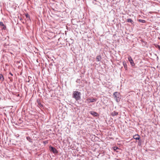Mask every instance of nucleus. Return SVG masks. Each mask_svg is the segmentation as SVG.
<instances>
[{
  "instance_id": "f257e3e1",
  "label": "nucleus",
  "mask_w": 160,
  "mask_h": 160,
  "mask_svg": "<svg viewBox=\"0 0 160 160\" xmlns=\"http://www.w3.org/2000/svg\"><path fill=\"white\" fill-rule=\"evenodd\" d=\"M81 92L78 91H74L73 92L72 97L76 100H78L81 98Z\"/></svg>"
},
{
  "instance_id": "9d476101",
  "label": "nucleus",
  "mask_w": 160,
  "mask_h": 160,
  "mask_svg": "<svg viewBox=\"0 0 160 160\" xmlns=\"http://www.w3.org/2000/svg\"><path fill=\"white\" fill-rule=\"evenodd\" d=\"M0 79L2 81H3L4 80V78H3V77L2 74H0Z\"/></svg>"
},
{
  "instance_id": "a211bd4d",
  "label": "nucleus",
  "mask_w": 160,
  "mask_h": 160,
  "mask_svg": "<svg viewBox=\"0 0 160 160\" xmlns=\"http://www.w3.org/2000/svg\"><path fill=\"white\" fill-rule=\"evenodd\" d=\"M9 74H10L12 76H13V74L11 72H10Z\"/></svg>"
},
{
  "instance_id": "423d86ee",
  "label": "nucleus",
  "mask_w": 160,
  "mask_h": 160,
  "mask_svg": "<svg viewBox=\"0 0 160 160\" xmlns=\"http://www.w3.org/2000/svg\"><path fill=\"white\" fill-rule=\"evenodd\" d=\"M90 113L93 116H97L98 115V113L96 112L91 111Z\"/></svg>"
},
{
  "instance_id": "4468645a",
  "label": "nucleus",
  "mask_w": 160,
  "mask_h": 160,
  "mask_svg": "<svg viewBox=\"0 0 160 160\" xmlns=\"http://www.w3.org/2000/svg\"><path fill=\"white\" fill-rule=\"evenodd\" d=\"M113 148L115 151H116L117 149H119L118 148L116 147H114Z\"/></svg>"
},
{
  "instance_id": "39448f33",
  "label": "nucleus",
  "mask_w": 160,
  "mask_h": 160,
  "mask_svg": "<svg viewBox=\"0 0 160 160\" xmlns=\"http://www.w3.org/2000/svg\"><path fill=\"white\" fill-rule=\"evenodd\" d=\"M133 138L136 140H140V136L138 134H136L133 137Z\"/></svg>"
},
{
  "instance_id": "6e6552de",
  "label": "nucleus",
  "mask_w": 160,
  "mask_h": 160,
  "mask_svg": "<svg viewBox=\"0 0 160 160\" xmlns=\"http://www.w3.org/2000/svg\"><path fill=\"white\" fill-rule=\"evenodd\" d=\"M0 25L1 26H2L3 27L2 28L4 29H5L6 28V26L4 25L3 23L2 22H0Z\"/></svg>"
},
{
  "instance_id": "2eb2a0df",
  "label": "nucleus",
  "mask_w": 160,
  "mask_h": 160,
  "mask_svg": "<svg viewBox=\"0 0 160 160\" xmlns=\"http://www.w3.org/2000/svg\"><path fill=\"white\" fill-rule=\"evenodd\" d=\"M118 94V93L117 92H115L113 94V95L115 96V97H117V95Z\"/></svg>"
},
{
  "instance_id": "0eeeda50",
  "label": "nucleus",
  "mask_w": 160,
  "mask_h": 160,
  "mask_svg": "<svg viewBox=\"0 0 160 160\" xmlns=\"http://www.w3.org/2000/svg\"><path fill=\"white\" fill-rule=\"evenodd\" d=\"M111 115L113 116H117L118 115V112L114 111L111 114Z\"/></svg>"
},
{
  "instance_id": "f03ea898",
  "label": "nucleus",
  "mask_w": 160,
  "mask_h": 160,
  "mask_svg": "<svg viewBox=\"0 0 160 160\" xmlns=\"http://www.w3.org/2000/svg\"><path fill=\"white\" fill-rule=\"evenodd\" d=\"M128 59V61H129L131 64V65L132 66H134L135 65V64L134 63L133 61L132 60L131 57L130 56H129Z\"/></svg>"
},
{
  "instance_id": "9b49d317",
  "label": "nucleus",
  "mask_w": 160,
  "mask_h": 160,
  "mask_svg": "<svg viewBox=\"0 0 160 160\" xmlns=\"http://www.w3.org/2000/svg\"><path fill=\"white\" fill-rule=\"evenodd\" d=\"M38 107H39L40 108H42L43 107L41 103L39 102L38 101Z\"/></svg>"
},
{
  "instance_id": "1a4fd4ad",
  "label": "nucleus",
  "mask_w": 160,
  "mask_h": 160,
  "mask_svg": "<svg viewBox=\"0 0 160 160\" xmlns=\"http://www.w3.org/2000/svg\"><path fill=\"white\" fill-rule=\"evenodd\" d=\"M101 59V57L100 55L97 56L96 57V60L97 62L100 61Z\"/></svg>"
},
{
  "instance_id": "20e7f679",
  "label": "nucleus",
  "mask_w": 160,
  "mask_h": 160,
  "mask_svg": "<svg viewBox=\"0 0 160 160\" xmlns=\"http://www.w3.org/2000/svg\"><path fill=\"white\" fill-rule=\"evenodd\" d=\"M50 151L53 153H56L58 152V151L55 148L52 147H50Z\"/></svg>"
},
{
  "instance_id": "f8f14e48",
  "label": "nucleus",
  "mask_w": 160,
  "mask_h": 160,
  "mask_svg": "<svg viewBox=\"0 0 160 160\" xmlns=\"http://www.w3.org/2000/svg\"><path fill=\"white\" fill-rule=\"evenodd\" d=\"M27 140H28L29 142H32V140L31 138L30 137H27Z\"/></svg>"
},
{
  "instance_id": "f3484780",
  "label": "nucleus",
  "mask_w": 160,
  "mask_h": 160,
  "mask_svg": "<svg viewBox=\"0 0 160 160\" xmlns=\"http://www.w3.org/2000/svg\"><path fill=\"white\" fill-rule=\"evenodd\" d=\"M25 16L27 18H29V16L28 14H26Z\"/></svg>"
},
{
  "instance_id": "7ed1b4c3",
  "label": "nucleus",
  "mask_w": 160,
  "mask_h": 160,
  "mask_svg": "<svg viewBox=\"0 0 160 160\" xmlns=\"http://www.w3.org/2000/svg\"><path fill=\"white\" fill-rule=\"evenodd\" d=\"M97 99L93 98V99H88L86 100V102L87 101L88 103L90 102H94L97 101Z\"/></svg>"
},
{
  "instance_id": "ddd939ff",
  "label": "nucleus",
  "mask_w": 160,
  "mask_h": 160,
  "mask_svg": "<svg viewBox=\"0 0 160 160\" xmlns=\"http://www.w3.org/2000/svg\"><path fill=\"white\" fill-rule=\"evenodd\" d=\"M127 21L128 22H131V23H133V21H132V19H130V18L128 19H127Z\"/></svg>"
},
{
  "instance_id": "dca6fc26",
  "label": "nucleus",
  "mask_w": 160,
  "mask_h": 160,
  "mask_svg": "<svg viewBox=\"0 0 160 160\" xmlns=\"http://www.w3.org/2000/svg\"><path fill=\"white\" fill-rule=\"evenodd\" d=\"M139 21L140 22H142V23H144L145 22V20H139Z\"/></svg>"
}]
</instances>
